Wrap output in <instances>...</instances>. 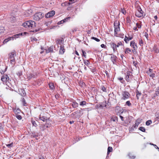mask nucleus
I'll return each instance as SVG.
<instances>
[{
	"instance_id": "1",
	"label": "nucleus",
	"mask_w": 159,
	"mask_h": 159,
	"mask_svg": "<svg viewBox=\"0 0 159 159\" xmlns=\"http://www.w3.org/2000/svg\"><path fill=\"white\" fill-rule=\"evenodd\" d=\"M23 26L30 30L34 29L36 26L35 22L33 20L26 21L23 24Z\"/></svg>"
},
{
	"instance_id": "2",
	"label": "nucleus",
	"mask_w": 159,
	"mask_h": 159,
	"mask_svg": "<svg viewBox=\"0 0 159 159\" xmlns=\"http://www.w3.org/2000/svg\"><path fill=\"white\" fill-rule=\"evenodd\" d=\"M136 16L139 17H142L144 16L143 12L139 7H137V9L135 12Z\"/></svg>"
},
{
	"instance_id": "3",
	"label": "nucleus",
	"mask_w": 159,
	"mask_h": 159,
	"mask_svg": "<svg viewBox=\"0 0 159 159\" xmlns=\"http://www.w3.org/2000/svg\"><path fill=\"white\" fill-rule=\"evenodd\" d=\"M114 25L115 28L114 32L115 35L116 34H117L118 33L120 32V30L119 27V22L118 21H116L114 22Z\"/></svg>"
},
{
	"instance_id": "4",
	"label": "nucleus",
	"mask_w": 159,
	"mask_h": 159,
	"mask_svg": "<svg viewBox=\"0 0 159 159\" xmlns=\"http://www.w3.org/2000/svg\"><path fill=\"white\" fill-rule=\"evenodd\" d=\"M16 56V52L13 51L9 54V58L10 59V62L12 64H14L15 63V59L14 57Z\"/></svg>"
},
{
	"instance_id": "5",
	"label": "nucleus",
	"mask_w": 159,
	"mask_h": 159,
	"mask_svg": "<svg viewBox=\"0 0 159 159\" xmlns=\"http://www.w3.org/2000/svg\"><path fill=\"white\" fill-rule=\"evenodd\" d=\"M22 33H19V34H15L12 37H9L8 38L6 39H4V40L3 41V43H6L10 40H13L14 39H16V38H18L19 36L22 35Z\"/></svg>"
},
{
	"instance_id": "6",
	"label": "nucleus",
	"mask_w": 159,
	"mask_h": 159,
	"mask_svg": "<svg viewBox=\"0 0 159 159\" xmlns=\"http://www.w3.org/2000/svg\"><path fill=\"white\" fill-rule=\"evenodd\" d=\"M130 96L129 93L126 91H123L121 93V99L126 100L128 99Z\"/></svg>"
},
{
	"instance_id": "7",
	"label": "nucleus",
	"mask_w": 159,
	"mask_h": 159,
	"mask_svg": "<svg viewBox=\"0 0 159 159\" xmlns=\"http://www.w3.org/2000/svg\"><path fill=\"white\" fill-rule=\"evenodd\" d=\"M44 15V14L41 12L37 13L34 15V19L36 20H39L42 19Z\"/></svg>"
},
{
	"instance_id": "8",
	"label": "nucleus",
	"mask_w": 159,
	"mask_h": 159,
	"mask_svg": "<svg viewBox=\"0 0 159 159\" xmlns=\"http://www.w3.org/2000/svg\"><path fill=\"white\" fill-rule=\"evenodd\" d=\"M55 13V12L54 11H51L45 15V17L46 18H49L53 16Z\"/></svg>"
},
{
	"instance_id": "9",
	"label": "nucleus",
	"mask_w": 159,
	"mask_h": 159,
	"mask_svg": "<svg viewBox=\"0 0 159 159\" xmlns=\"http://www.w3.org/2000/svg\"><path fill=\"white\" fill-rule=\"evenodd\" d=\"M132 75L130 71H127L126 73V75L125 78V79L128 82L130 81L131 79Z\"/></svg>"
},
{
	"instance_id": "10",
	"label": "nucleus",
	"mask_w": 159,
	"mask_h": 159,
	"mask_svg": "<svg viewBox=\"0 0 159 159\" xmlns=\"http://www.w3.org/2000/svg\"><path fill=\"white\" fill-rule=\"evenodd\" d=\"M9 79V77L7 75H3L1 78V80L3 82H6Z\"/></svg>"
},
{
	"instance_id": "11",
	"label": "nucleus",
	"mask_w": 159,
	"mask_h": 159,
	"mask_svg": "<svg viewBox=\"0 0 159 159\" xmlns=\"http://www.w3.org/2000/svg\"><path fill=\"white\" fill-rule=\"evenodd\" d=\"M130 45L131 46L133 47L134 49V50L135 52L136 49L137 48L136 43L134 41H132L130 43Z\"/></svg>"
},
{
	"instance_id": "12",
	"label": "nucleus",
	"mask_w": 159,
	"mask_h": 159,
	"mask_svg": "<svg viewBox=\"0 0 159 159\" xmlns=\"http://www.w3.org/2000/svg\"><path fill=\"white\" fill-rule=\"evenodd\" d=\"M111 47L113 48L114 52H115L117 50L116 44L114 43H111Z\"/></svg>"
},
{
	"instance_id": "13",
	"label": "nucleus",
	"mask_w": 159,
	"mask_h": 159,
	"mask_svg": "<svg viewBox=\"0 0 159 159\" xmlns=\"http://www.w3.org/2000/svg\"><path fill=\"white\" fill-rule=\"evenodd\" d=\"M142 120L140 119H137L135 123V125L134 126V127L135 128H137L138 125L141 122Z\"/></svg>"
},
{
	"instance_id": "14",
	"label": "nucleus",
	"mask_w": 159,
	"mask_h": 159,
	"mask_svg": "<svg viewBox=\"0 0 159 159\" xmlns=\"http://www.w3.org/2000/svg\"><path fill=\"white\" fill-rule=\"evenodd\" d=\"M65 51V49L64 48V47L62 46H60V48L59 50V53L61 54H63L64 53Z\"/></svg>"
},
{
	"instance_id": "15",
	"label": "nucleus",
	"mask_w": 159,
	"mask_h": 159,
	"mask_svg": "<svg viewBox=\"0 0 159 159\" xmlns=\"http://www.w3.org/2000/svg\"><path fill=\"white\" fill-rule=\"evenodd\" d=\"M152 51L157 53H158L159 52V50L158 48H157L156 45H154Z\"/></svg>"
},
{
	"instance_id": "16",
	"label": "nucleus",
	"mask_w": 159,
	"mask_h": 159,
	"mask_svg": "<svg viewBox=\"0 0 159 159\" xmlns=\"http://www.w3.org/2000/svg\"><path fill=\"white\" fill-rule=\"evenodd\" d=\"M72 106L74 108H75L78 107V104L75 101H74L72 102Z\"/></svg>"
},
{
	"instance_id": "17",
	"label": "nucleus",
	"mask_w": 159,
	"mask_h": 159,
	"mask_svg": "<svg viewBox=\"0 0 159 159\" xmlns=\"http://www.w3.org/2000/svg\"><path fill=\"white\" fill-rule=\"evenodd\" d=\"M53 51V49L52 47H50L48 48V49L46 50V52L47 53H48L50 52H52Z\"/></svg>"
},
{
	"instance_id": "18",
	"label": "nucleus",
	"mask_w": 159,
	"mask_h": 159,
	"mask_svg": "<svg viewBox=\"0 0 159 159\" xmlns=\"http://www.w3.org/2000/svg\"><path fill=\"white\" fill-rule=\"evenodd\" d=\"M69 17L67 18H66L64 20H61L60 21H59L58 22V25H60L61 24H62L64 23L65 22H66V21L68 19H69Z\"/></svg>"
},
{
	"instance_id": "19",
	"label": "nucleus",
	"mask_w": 159,
	"mask_h": 159,
	"mask_svg": "<svg viewBox=\"0 0 159 159\" xmlns=\"http://www.w3.org/2000/svg\"><path fill=\"white\" fill-rule=\"evenodd\" d=\"M111 60L113 62H114V61L116 60V56L113 55H111Z\"/></svg>"
},
{
	"instance_id": "20",
	"label": "nucleus",
	"mask_w": 159,
	"mask_h": 159,
	"mask_svg": "<svg viewBox=\"0 0 159 159\" xmlns=\"http://www.w3.org/2000/svg\"><path fill=\"white\" fill-rule=\"evenodd\" d=\"M124 34H123L120 33V32L118 33L117 34L115 35L116 37H120L121 38H123L124 37Z\"/></svg>"
},
{
	"instance_id": "21",
	"label": "nucleus",
	"mask_w": 159,
	"mask_h": 159,
	"mask_svg": "<svg viewBox=\"0 0 159 159\" xmlns=\"http://www.w3.org/2000/svg\"><path fill=\"white\" fill-rule=\"evenodd\" d=\"M27 77L28 80H30L32 78H34L35 77V76L33 75L30 74L28 75Z\"/></svg>"
},
{
	"instance_id": "22",
	"label": "nucleus",
	"mask_w": 159,
	"mask_h": 159,
	"mask_svg": "<svg viewBox=\"0 0 159 159\" xmlns=\"http://www.w3.org/2000/svg\"><path fill=\"white\" fill-rule=\"evenodd\" d=\"M39 119L43 121H45V120H47L46 118L43 116H41V115L40 116Z\"/></svg>"
},
{
	"instance_id": "23",
	"label": "nucleus",
	"mask_w": 159,
	"mask_h": 159,
	"mask_svg": "<svg viewBox=\"0 0 159 159\" xmlns=\"http://www.w3.org/2000/svg\"><path fill=\"white\" fill-rule=\"evenodd\" d=\"M112 148L111 147H109L107 149V154H108L110 152L112 151Z\"/></svg>"
},
{
	"instance_id": "24",
	"label": "nucleus",
	"mask_w": 159,
	"mask_h": 159,
	"mask_svg": "<svg viewBox=\"0 0 159 159\" xmlns=\"http://www.w3.org/2000/svg\"><path fill=\"white\" fill-rule=\"evenodd\" d=\"M131 52V50L129 48H127L125 49V52L126 53H129V52Z\"/></svg>"
},
{
	"instance_id": "25",
	"label": "nucleus",
	"mask_w": 159,
	"mask_h": 159,
	"mask_svg": "<svg viewBox=\"0 0 159 159\" xmlns=\"http://www.w3.org/2000/svg\"><path fill=\"white\" fill-rule=\"evenodd\" d=\"M86 102L85 101H82L80 102V105L81 106L86 105Z\"/></svg>"
},
{
	"instance_id": "26",
	"label": "nucleus",
	"mask_w": 159,
	"mask_h": 159,
	"mask_svg": "<svg viewBox=\"0 0 159 159\" xmlns=\"http://www.w3.org/2000/svg\"><path fill=\"white\" fill-rule=\"evenodd\" d=\"M141 93L139 92L138 91L137 92L136 97L137 99H139V97L141 96Z\"/></svg>"
},
{
	"instance_id": "27",
	"label": "nucleus",
	"mask_w": 159,
	"mask_h": 159,
	"mask_svg": "<svg viewBox=\"0 0 159 159\" xmlns=\"http://www.w3.org/2000/svg\"><path fill=\"white\" fill-rule=\"evenodd\" d=\"M139 44L141 46H142L143 45V42L142 39H140L139 40Z\"/></svg>"
},
{
	"instance_id": "28",
	"label": "nucleus",
	"mask_w": 159,
	"mask_h": 159,
	"mask_svg": "<svg viewBox=\"0 0 159 159\" xmlns=\"http://www.w3.org/2000/svg\"><path fill=\"white\" fill-rule=\"evenodd\" d=\"M148 75H149L151 77H152V78H153L155 76V74L154 73L150 74V73H148Z\"/></svg>"
},
{
	"instance_id": "29",
	"label": "nucleus",
	"mask_w": 159,
	"mask_h": 159,
	"mask_svg": "<svg viewBox=\"0 0 159 159\" xmlns=\"http://www.w3.org/2000/svg\"><path fill=\"white\" fill-rule=\"evenodd\" d=\"M21 91L22 92V93H20L21 95L22 96H24L25 95L26 93L25 92L24 90H22V89H21Z\"/></svg>"
},
{
	"instance_id": "30",
	"label": "nucleus",
	"mask_w": 159,
	"mask_h": 159,
	"mask_svg": "<svg viewBox=\"0 0 159 159\" xmlns=\"http://www.w3.org/2000/svg\"><path fill=\"white\" fill-rule=\"evenodd\" d=\"M49 86L50 88L51 89H53L54 88V86L52 83H50L49 84Z\"/></svg>"
},
{
	"instance_id": "31",
	"label": "nucleus",
	"mask_w": 159,
	"mask_h": 159,
	"mask_svg": "<svg viewBox=\"0 0 159 159\" xmlns=\"http://www.w3.org/2000/svg\"><path fill=\"white\" fill-rule=\"evenodd\" d=\"M139 129L142 132H145V128L143 127H141L139 128Z\"/></svg>"
},
{
	"instance_id": "32",
	"label": "nucleus",
	"mask_w": 159,
	"mask_h": 159,
	"mask_svg": "<svg viewBox=\"0 0 159 159\" xmlns=\"http://www.w3.org/2000/svg\"><path fill=\"white\" fill-rule=\"evenodd\" d=\"M152 123V121L151 120H149L147 121L146 122V124L147 125H149L151 124Z\"/></svg>"
},
{
	"instance_id": "33",
	"label": "nucleus",
	"mask_w": 159,
	"mask_h": 159,
	"mask_svg": "<svg viewBox=\"0 0 159 159\" xmlns=\"http://www.w3.org/2000/svg\"><path fill=\"white\" fill-rule=\"evenodd\" d=\"M16 117L19 120H20L22 119L21 116L20 115L18 114L16 115Z\"/></svg>"
},
{
	"instance_id": "34",
	"label": "nucleus",
	"mask_w": 159,
	"mask_h": 159,
	"mask_svg": "<svg viewBox=\"0 0 159 159\" xmlns=\"http://www.w3.org/2000/svg\"><path fill=\"white\" fill-rule=\"evenodd\" d=\"M22 103H23L24 106H26V102H25V99L24 98H22Z\"/></svg>"
},
{
	"instance_id": "35",
	"label": "nucleus",
	"mask_w": 159,
	"mask_h": 159,
	"mask_svg": "<svg viewBox=\"0 0 159 159\" xmlns=\"http://www.w3.org/2000/svg\"><path fill=\"white\" fill-rule=\"evenodd\" d=\"M91 39H94V40H95V41H96L98 42H99L100 41L99 39L96 38L94 37H92L91 38Z\"/></svg>"
},
{
	"instance_id": "36",
	"label": "nucleus",
	"mask_w": 159,
	"mask_h": 159,
	"mask_svg": "<svg viewBox=\"0 0 159 159\" xmlns=\"http://www.w3.org/2000/svg\"><path fill=\"white\" fill-rule=\"evenodd\" d=\"M156 117L155 118L156 120L159 121V113H157L156 115Z\"/></svg>"
},
{
	"instance_id": "37",
	"label": "nucleus",
	"mask_w": 159,
	"mask_h": 159,
	"mask_svg": "<svg viewBox=\"0 0 159 159\" xmlns=\"http://www.w3.org/2000/svg\"><path fill=\"white\" fill-rule=\"evenodd\" d=\"M101 89L103 91L106 92V88L103 86L101 87Z\"/></svg>"
},
{
	"instance_id": "38",
	"label": "nucleus",
	"mask_w": 159,
	"mask_h": 159,
	"mask_svg": "<svg viewBox=\"0 0 159 159\" xmlns=\"http://www.w3.org/2000/svg\"><path fill=\"white\" fill-rule=\"evenodd\" d=\"M126 104L129 106H130L131 105V104L130 103V101H128L126 102Z\"/></svg>"
},
{
	"instance_id": "39",
	"label": "nucleus",
	"mask_w": 159,
	"mask_h": 159,
	"mask_svg": "<svg viewBox=\"0 0 159 159\" xmlns=\"http://www.w3.org/2000/svg\"><path fill=\"white\" fill-rule=\"evenodd\" d=\"M82 52L83 53V55L86 58V52L83 50H82Z\"/></svg>"
},
{
	"instance_id": "40",
	"label": "nucleus",
	"mask_w": 159,
	"mask_h": 159,
	"mask_svg": "<svg viewBox=\"0 0 159 159\" xmlns=\"http://www.w3.org/2000/svg\"><path fill=\"white\" fill-rule=\"evenodd\" d=\"M122 43L121 42L118 43L117 45H116V48L118 47L119 46L122 45Z\"/></svg>"
},
{
	"instance_id": "41",
	"label": "nucleus",
	"mask_w": 159,
	"mask_h": 159,
	"mask_svg": "<svg viewBox=\"0 0 159 159\" xmlns=\"http://www.w3.org/2000/svg\"><path fill=\"white\" fill-rule=\"evenodd\" d=\"M128 39V37H127L126 36H125L124 39V41L126 43H128V42L129 41H128L127 40Z\"/></svg>"
},
{
	"instance_id": "42",
	"label": "nucleus",
	"mask_w": 159,
	"mask_h": 159,
	"mask_svg": "<svg viewBox=\"0 0 159 159\" xmlns=\"http://www.w3.org/2000/svg\"><path fill=\"white\" fill-rule=\"evenodd\" d=\"M84 63L85 64V65L88 66L89 64V63L88 60H86L84 61Z\"/></svg>"
},
{
	"instance_id": "43",
	"label": "nucleus",
	"mask_w": 159,
	"mask_h": 159,
	"mask_svg": "<svg viewBox=\"0 0 159 159\" xmlns=\"http://www.w3.org/2000/svg\"><path fill=\"white\" fill-rule=\"evenodd\" d=\"M118 80H120V81H121V82L122 83H123L124 82V80H123V78L122 77H120L118 78Z\"/></svg>"
},
{
	"instance_id": "44",
	"label": "nucleus",
	"mask_w": 159,
	"mask_h": 159,
	"mask_svg": "<svg viewBox=\"0 0 159 159\" xmlns=\"http://www.w3.org/2000/svg\"><path fill=\"white\" fill-rule=\"evenodd\" d=\"M121 12L124 14H125L126 13V11L124 9H121Z\"/></svg>"
},
{
	"instance_id": "45",
	"label": "nucleus",
	"mask_w": 159,
	"mask_h": 159,
	"mask_svg": "<svg viewBox=\"0 0 159 159\" xmlns=\"http://www.w3.org/2000/svg\"><path fill=\"white\" fill-rule=\"evenodd\" d=\"M7 147H12L13 146V143H12L11 144H7Z\"/></svg>"
},
{
	"instance_id": "46",
	"label": "nucleus",
	"mask_w": 159,
	"mask_h": 159,
	"mask_svg": "<svg viewBox=\"0 0 159 159\" xmlns=\"http://www.w3.org/2000/svg\"><path fill=\"white\" fill-rule=\"evenodd\" d=\"M156 94L157 95H159V89H157L156 92Z\"/></svg>"
},
{
	"instance_id": "47",
	"label": "nucleus",
	"mask_w": 159,
	"mask_h": 159,
	"mask_svg": "<svg viewBox=\"0 0 159 159\" xmlns=\"http://www.w3.org/2000/svg\"><path fill=\"white\" fill-rule=\"evenodd\" d=\"M32 123L33 125L34 126H36V125H37L35 123V121H32Z\"/></svg>"
},
{
	"instance_id": "48",
	"label": "nucleus",
	"mask_w": 159,
	"mask_h": 159,
	"mask_svg": "<svg viewBox=\"0 0 159 159\" xmlns=\"http://www.w3.org/2000/svg\"><path fill=\"white\" fill-rule=\"evenodd\" d=\"M136 25L137 26V27H138L139 28H140L141 27V25L139 24L138 23H137L136 24Z\"/></svg>"
},
{
	"instance_id": "49",
	"label": "nucleus",
	"mask_w": 159,
	"mask_h": 159,
	"mask_svg": "<svg viewBox=\"0 0 159 159\" xmlns=\"http://www.w3.org/2000/svg\"><path fill=\"white\" fill-rule=\"evenodd\" d=\"M101 47L102 48H105L106 46H105V45L104 44H102L101 45Z\"/></svg>"
},
{
	"instance_id": "50",
	"label": "nucleus",
	"mask_w": 159,
	"mask_h": 159,
	"mask_svg": "<svg viewBox=\"0 0 159 159\" xmlns=\"http://www.w3.org/2000/svg\"><path fill=\"white\" fill-rule=\"evenodd\" d=\"M120 117L122 121L124 120V117L121 116H120Z\"/></svg>"
},
{
	"instance_id": "51",
	"label": "nucleus",
	"mask_w": 159,
	"mask_h": 159,
	"mask_svg": "<svg viewBox=\"0 0 159 159\" xmlns=\"http://www.w3.org/2000/svg\"><path fill=\"white\" fill-rule=\"evenodd\" d=\"M152 70L151 69H149V72L148 73H150V74L152 73Z\"/></svg>"
},
{
	"instance_id": "52",
	"label": "nucleus",
	"mask_w": 159,
	"mask_h": 159,
	"mask_svg": "<svg viewBox=\"0 0 159 159\" xmlns=\"http://www.w3.org/2000/svg\"><path fill=\"white\" fill-rule=\"evenodd\" d=\"M128 40H127L128 41H129V40H130L132 39V37H128Z\"/></svg>"
},
{
	"instance_id": "53",
	"label": "nucleus",
	"mask_w": 159,
	"mask_h": 159,
	"mask_svg": "<svg viewBox=\"0 0 159 159\" xmlns=\"http://www.w3.org/2000/svg\"><path fill=\"white\" fill-rule=\"evenodd\" d=\"M145 35L147 38V36H148V34L147 33H145Z\"/></svg>"
},
{
	"instance_id": "54",
	"label": "nucleus",
	"mask_w": 159,
	"mask_h": 159,
	"mask_svg": "<svg viewBox=\"0 0 159 159\" xmlns=\"http://www.w3.org/2000/svg\"><path fill=\"white\" fill-rule=\"evenodd\" d=\"M154 19H155L156 20H157V16H154Z\"/></svg>"
},
{
	"instance_id": "55",
	"label": "nucleus",
	"mask_w": 159,
	"mask_h": 159,
	"mask_svg": "<svg viewBox=\"0 0 159 159\" xmlns=\"http://www.w3.org/2000/svg\"><path fill=\"white\" fill-rule=\"evenodd\" d=\"M75 53L76 54H77V55L79 56V54L78 53V52L77 51H75Z\"/></svg>"
},
{
	"instance_id": "56",
	"label": "nucleus",
	"mask_w": 159,
	"mask_h": 159,
	"mask_svg": "<svg viewBox=\"0 0 159 159\" xmlns=\"http://www.w3.org/2000/svg\"><path fill=\"white\" fill-rule=\"evenodd\" d=\"M73 123H74V121H70V124H72Z\"/></svg>"
},
{
	"instance_id": "57",
	"label": "nucleus",
	"mask_w": 159,
	"mask_h": 159,
	"mask_svg": "<svg viewBox=\"0 0 159 159\" xmlns=\"http://www.w3.org/2000/svg\"><path fill=\"white\" fill-rule=\"evenodd\" d=\"M14 112L16 113V111H17V110L16 109H14Z\"/></svg>"
},
{
	"instance_id": "58",
	"label": "nucleus",
	"mask_w": 159,
	"mask_h": 159,
	"mask_svg": "<svg viewBox=\"0 0 159 159\" xmlns=\"http://www.w3.org/2000/svg\"><path fill=\"white\" fill-rule=\"evenodd\" d=\"M37 31H38V30H33V31H33V32H34V31H35V32H37Z\"/></svg>"
},
{
	"instance_id": "59",
	"label": "nucleus",
	"mask_w": 159,
	"mask_h": 159,
	"mask_svg": "<svg viewBox=\"0 0 159 159\" xmlns=\"http://www.w3.org/2000/svg\"><path fill=\"white\" fill-rule=\"evenodd\" d=\"M150 144L152 145H153V146H156V147L157 146H156V145H155V144H151V143H150Z\"/></svg>"
},
{
	"instance_id": "60",
	"label": "nucleus",
	"mask_w": 159,
	"mask_h": 159,
	"mask_svg": "<svg viewBox=\"0 0 159 159\" xmlns=\"http://www.w3.org/2000/svg\"><path fill=\"white\" fill-rule=\"evenodd\" d=\"M75 1V0H70V2H74V1Z\"/></svg>"
},
{
	"instance_id": "61",
	"label": "nucleus",
	"mask_w": 159,
	"mask_h": 159,
	"mask_svg": "<svg viewBox=\"0 0 159 159\" xmlns=\"http://www.w3.org/2000/svg\"><path fill=\"white\" fill-rule=\"evenodd\" d=\"M137 29V27H135V28H134V30H136Z\"/></svg>"
},
{
	"instance_id": "62",
	"label": "nucleus",
	"mask_w": 159,
	"mask_h": 159,
	"mask_svg": "<svg viewBox=\"0 0 159 159\" xmlns=\"http://www.w3.org/2000/svg\"><path fill=\"white\" fill-rule=\"evenodd\" d=\"M156 147H157V149L158 150V151H159V148L158 147H157V146Z\"/></svg>"
},
{
	"instance_id": "63",
	"label": "nucleus",
	"mask_w": 159,
	"mask_h": 159,
	"mask_svg": "<svg viewBox=\"0 0 159 159\" xmlns=\"http://www.w3.org/2000/svg\"><path fill=\"white\" fill-rule=\"evenodd\" d=\"M39 159H45L44 157H42V158H39Z\"/></svg>"
},
{
	"instance_id": "64",
	"label": "nucleus",
	"mask_w": 159,
	"mask_h": 159,
	"mask_svg": "<svg viewBox=\"0 0 159 159\" xmlns=\"http://www.w3.org/2000/svg\"><path fill=\"white\" fill-rule=\"evenodd\" d=\"M112 119H113V121H115V120L114 118H112Z\"/></svg>"
}]
</instances>
